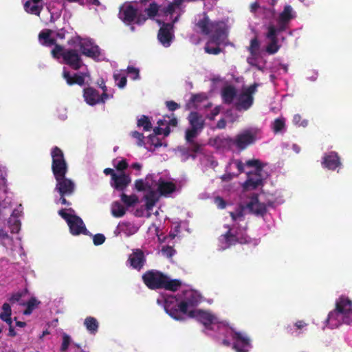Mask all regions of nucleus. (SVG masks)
Segmentation results:
<instances>
[{"label": "nucleus", "instance_id": "nucleus-1", "mask_svg": "<svg viewBox=\"0 0 352 352\" xmlns=\"http://www.w3.org/2000/svg\"><path fill=\"white\" fill-rule=\"evenodd\" d=\"M51 157L52 170L56 182L54 190L58 192L59 201L63 205L71 206L65 197L74 193L76 184L71 179L66 177L68 166L63 152L59 147L54 146L52 148Z\"/></svg>", "mask_w": 352, "mask_h": 352}, {"label": "nucleus", "instance_id": "nucleus-2", "mask_svg": "<svg viewBox=\"0 0 352 352\" xmlns=\"http://www.w3.org/2000/svg\"><path fill=\"white\" fill-rule=\"evenodd\" d=\"M196 27L204 35H209L210 42L216 45L224 44L228 37V26L223 21H212L206 13L196 23Z\"/></svg>", "mask_w": 352, "mask_h": 352}, {"label": "nucleus", "instance_id": "nucleus-3", "mask_svg": "<svg viewBox=\"0 0 352 352\" xmlns=\"http://www.w3.org/2000/svg\"><path fill=\"white\" fill-rule=\"evenodd\" d=\"M184 300L179 302L174 301V298L165 300L164 309L173 318L177 320H184L182 314H187L188 309L197 306L200 302L199 296L193 290L184 292Z\"/></svg>", "mask_w": 352, "mask_h": 352}, {"label": "nucleus", "instance_id": "nucleus-4", "mask_svg": "<svg viewBox=\"0 0 352 352\" xmlns=\"http://www.w3.org/2000/svg\"><path fill=\"white\" fill-rule=\"evenodd\" d=\"M53 58H63V63L74 70L80 69L83 65L80 54L75 49H65L60 45H56L51 51Z\"/></svg>", "mask_w": 352, "mask_h": 352}, {"label": "nucleus", "instance_id": "nucleus-5", "mask_svg": "<svg viewBox=\"0 0 352 352\" xmlns=\"http://www.w3.org/2000/svg\"><path fill=\"white\" fill-rule=\"evenodd\" d=\"M228 231L221 236V240L227 247L234 245L236 243L245 244L251 241V238L246 233V228H241L237 224L232 226H225Z\"/></svg>", "mask_w": 352, "mask_h": 352}, {"label": "nucleus", "instance_id": "nucleus-6", "mask_svg": "<svg viewBox=\"0 0 352 352\" xmlns=\"http://www.w3.org/2000/svg\"><path fill=\"white\" fill-rule=\"evenodd\" d=\"M258 84L254 82L245 88L238 96L237 101L235 102V108L236 110L247 111L253 104V95L256 92Z\"/></svg>", "mask_w": 352, "mask_h": 352}, {"label": "nucleus", "instance_id": "nucleus-7", "mask_svg": "<svg viewBox=\"0 0 352 352\" xmlns=\"http://www.w3.org/2000/svg\"><path fill=\"white\" fill-rule=\"evenodd\" d=\"M142 278L148 289L156 290L162 289L166 275L160 271L150 270L143 274Z\"/></svg>", "mask_w": 352, "mask_h": 352}, {"label": "nucleus", "instance_id": "nucleus-8", "mask_svg": "<svg viewBox=\"0 0 352 352\" xmlns=\"http://www.w3.org/2000/svg\"><path fill=\"white\" fill-rule=\"evenodd\" d=\"M188 316L196 319L198 322L203 324L207 329H212L211 325L218 322L217 318L208 311L201 309L189 310Z\"/></svg>", "mask_w": 352, "mask_h": 352}, {"label": "nucleus", "instance_id": "nucleus-9", "mask_svg": "<svg viewBox=\"0 0 352 352\" xmlns=\"http://www.w3.org/2000/svg\"><path fill=\"white\" fill-rule=\"evenodd\" d=\"M255 140V134L250 130H245L236 135L234 139L231 138L226 139L228 144H234L240 150L245 149L249 145L253 144Z\"/></svg>", "mask_w": 352, "mask_h": 352}, {"label": "nucleus", "instance_id": "nucleus-10", "mask_svg": "<svg viewBox=\"0 0 352 352\" xmlns=\"http://www.w3.org/2000/svg\"><path fill=\"white\" fill-rule=\"evenodd\" d=\"M231 337L234 340L233 349L236 352H249L251 344L250 338L246 335L232 330Z\"/></svg>", "mask_w": 352, "mask_h": 352}, {"label": "nucleus", "instance_id": "nucleus-11", "mask_svg": "<svg viewBox=\"0 0 352 352\" xmlns=\"http://www.w3.org/2000/svg\"><path fill=\"white\" fill-rule=\"evenodd\" d=\"M295 17L293 13V9L291 6L286 5L284 7L277 19V25L276 27L277 31L282 32L287 30L290 21Z\"/></svg>", "mask_w": 352, "mask_h": 352}, {"label": "nucleus", "instance_id": "nucleus-12", "mask_svg": "<svg viewBox=\"0 0 352 352\" xmlns=\"http://www.w3.org/2000/svg\"><path fill=\"white\" fill-rule=\"evenodd\" d=\"M352 309V300L348 298L341 296L336 301V309L328 315V320L333 319L334 316L337 314L346 315L350 313Z\"/></svg>", "mask_w": 352, "mask_h": 352}, {"label": "nucleus", "instance_id": "nucleus-13", "mask_svg": "<svg viewBox=\"0 0 352 352\" xmlns=\"http://www.w3.org/2000/svg\"><path fill=\"white\" fill-rule=\"evenodd\" d=\"M267 33L266 37L270 41V43L266 47V52L269 54H276L280 49L278 42V34L280 32L277 31L276 27L274 25H270L267 28Z\"/></svg>", "mask_w": 352, "mask_h": 352}, {"label": "nucleus", "instance_id": "nucleus-14", "mask_svg": "<svg viewBox=\"0 0 352 352\" xmlns=\"http://www.w3.org/2000/svg\"><path fill=\"white\" fill-rule=\"evenodd\" d=\"M173 25L169 23H163L160 28L157 38L159 41L164 46L169 47L174 36L173 33Z\"/></svg>", "mask_w": 352, "mask_h": 352}, {"label": "nucleus", "instance_id": "nucleus-15", "mask_svg": "<svg viewBox=\"0 0 352 352\" xmlns=\"http://www.w3.org/2000/svg\"><path fill=\"white\" fill-rule=\"evenodd\" d=\"M138 10L131 4L123 5L120 8L119 18L125 23L131 24L137 17Z\"/></svg>", "mask_w": 352, "mask_h": 352}, {"label": "nucleus", "instance_id": "nucleus-16", "mask_svg": "<svg viewBox=\"0 0 352 352\" xmlns=\"http://www.w3.org/2000/svg\"><path fill=\"white\" fill-rule=\"evenodd\" d=\"M71 222L72 223H68V226L70 233L72 235L76 236L80 234L87 235L89 234V231L87 230L83 221L80 217L77 215L74 216Z\"/></svg>", "mask_w": 352, "mask_h": 352}, {"label": "nucleus", "instance_id": "nucleus-17", "mask_svg": "<svg viewBox=\"0 0 352 352\" xmlns=\"http://www.w3.org/2000/svg\"><path fill=\"white\" fill-rule=\"evenodd\" d=\"M131 266L136 270H140L146 262L144 252L140 249H135L129 257Z\"/></svg>", "mask_w": 352, "mask_h": 352}, {"label": "nucleus", "instance_id": "nucleus-18", "mask_svg": "<svg viewBox=\"0 0 352 352\" xmlns=\"http://www.w3.org/2000/svg\"><path fill=\"white\" fill-rule=\"evenodd\" d=\"M83 97L85 102L91 106L100 102H104L99 92L93 87L85 88L83 90Z\"/></svg>", "mask_w": 352, "mask_h": 352}, {"label": "nucleus", "instance_id": "nucleus-19", "mask_svg": "<svg viewBox=\"0 0 352 352\" xmlns=\"http://www.w3.org/2000/svg\"><path fill=\"white\" fill-rule=\"evenodd\" d=\"M248 208L256 215L263 216L267 212V208L265 204L261 203L258 201V197L256 194L254 195L250 201L247 204Z\"/></svg>", "mask_w": 352, "mask_h": 352}, {"label": "nucleus", "instance_id": "nucleus-20", "mask_svg": "<svg viewBox=\"0 0 352 352\" xmlns=\"http://www.w3.org/2000/svg\"><path fill=\"white\" fill-rule=\"evenodd\" d=\"M322 164L324 168L332 170L341 166L340 157L336 152L333 151L324 155Z\"/></svg>", "mask_w": 352, "mask_h": 352}, {"label": "nucleus", "instance_id": "nucleus-21", "mask_svg": "<svg viewBox=\"0 0 352 352\" xmlns=\"http://www.w3.org/2000/svg\"><path fill=\"white\" fill-rule=\"evenodd\" d=\"M113 176L114 179L111 182V185L117 190L123 191L131 183V177L125 173Z\"/></svg>", "mask_w": 352, "mask_h": 352}, {"label": "nucleus", "instance_id": "nucleus-22", "mask_svg": "<svg viewBox=\"0 0 352 352\" xmlns=\"http://www.w3.org/2000/svg\"><path fill=\"white\" fill-rule=\"evenodd\" d=\"M262 184V179L260 174L256 173H248V179L243 184V188L245 190H254L256 189Z\"/></svg>", "mask_w": 352, "mask_h": 352}, {"label": "nucleus", "instance_id": "nucleus-23", "mask_svg": "<svg viewBox=\"0 0 352 352\" xmlns=\"http://www.w3.org/2000/svg\"><path fill=\"white\" fill-rule=\"evenodd\" d=\"M24 9L29 14L39 16L43 10L42 0H27Z\"/></svg>", "mask_w": 352, "mask_h": 352}, {"label": "nucleus", "instance_id": "nucleus-24", "mask_svg": "<svg viewBox=\"0 0 352 352\" xmlns=\"http://www.w3.org/2000/svg\"><path fill=\"white\" fill-rule=\"evenodd\" d=\"M80 50L82 54L93 59L98 58L100 55V48L96 45H91L89 47L88 44L81 43H80Z\"/></svg>", "mask_w": 352, "mask_h": 352}, {"label": "nucleus", "instance_id": "nucleus-25", "mask_svg": "<svg viewBox=\"0 0 352 352\" xmlns=\"http://www.w3.org/2000/svg\"><path fill=\"white\" fill-rule=\"evenodd\" d=\"M63 77L69 86L75 84L82 86L85 84V77L82 74H74V76H71L69 71L64 69L63 72Z\"/></svg>", "mask_w": 352, "mask_h": 352}, {"label": "nucleus", "instance_id": "nucleus-26", "mask_svg": "<svg viewBox=\"0 0 352 352\" xmlns=\"http://www.w3.org/2000/svg\"><path fill=\"white\" fill-rule=\"evenodd\" d=\"M237 96L236 89L232 85L226 86L222 89L221 97L223 103L230 104Z\"/></svg>", "mask_w": 352, "mask_h": 352}, {"label": "nucleus", "instance_id": "nucleus-27", "mask_svg": "<svg viewBox=\"0 0 352 352\" xmlns=\"http://www.w3.org/2000/svg\"><path fill=\"white\" fill-rule=\"evenodd\" d=\"M52 33V30L50 29H45L42 30L38 34V40L40 43L46 47H51L54 45V47L56 45V40L54 38H52L50 36Z\"/></svg>", "mask_w": 352, "mask_h": 352}, {"label": "nucleus", "instance_id": "nucleus-28", "mask_svg": "<svg viewBox=\"0 0 352 352\" xmlns=\"http://www.w3.org/2000/svg\"><path fill=\"white\" fill-rule=\"evenodd\" d=\"M176 190V186L171 182H165L160 179L158 182L157 191L160 195L166 196Z\"/></svg>", "mask_w": 352, "mask_h": 352}, {"label": "nucleus", "instance_id": "nucleus-29", "mask_svg": "<svg viewBox=\"0 0 352 352\" xmlns=\"http://www.w3.org/2000/svg\"><path fill=\"white\" fill-rule=\"evenodd\" d=\"M189 123L192 128L201 131L204 128V120L202 116L196 111L190 112L188 116Z\"/></svg>", "mask_w": 352, "mask_h": 352}, {"label": "nucleus", "instance_id": "nucleus-30", "mask_svg": "<svg viewBox=\"0 0 352 352\" xmlns=\"http://www.w3.org/2000/svg\"><path fill=\"white\" fill-rule=\"evenodd\" d=\"M138 228L129 222H121L118 224L116 234L118 235L120 233H124L126 236H130L135 234Z\"/></svg>", "mask_w": 352, "mask_h": 352}, {"label": "nucleus", "instance_id": "nucleus-31", "mask_svg": "<svg viewBox=\"0 0 352 352\" xmlns=\"http://www.w3.org/2000/svg\"><path fill=\"white\" fill-rule=\"evenodd\" d=\"M144 198L146 200V209L148 210H151L159 200L157 192L153 190H149L144 196Z\"/></svg>", "mask_w": 352, "mask_h": 352}, {"label": "nucleus", "instance_id": "nucleus-32", "mask_svg": "<svg viewBox=\"0 0 352 352\" xmlns=\"http://www.w3.org/2000/svg\"><path fill=\"white\" fill-rule=\"evenodd\" d=\"M307 326L308 323L305 320H299L294 323L293 327L288 325L287 327V331L290 334L296 333V336H298L302 333V329Z\"/></svg>", "mask_w": 352, "mask_h": 352}, {"label": "nucleus", "instance_id": "nucleus-33", "mask_svg": "<svg viewBox=\"0 0 352 352\" xmlns=\"http://www.w3.org/2000/svg\"><path fill=\"white\" fill-rule=\"evenodd\" d=\"M182 285L181 280L178 279H170L166 275V278L164 280L162 289L168 291L176 292Z\"/></svg>", "mask_w": 352, "mask_h": 352}, {"label": "nucleus", "instance_id": "nucleus-34", "mask_svg": "<svg viewBox=\"0 0 352 352\" xmlns=\"http://www.w3.org/2000/svg\"><path fill=\"white\" fill-rule=\"evenodd\" d=\"M40 304L41 301L36 299V298L32 297L26 303L23 304L26 306V309L23 311V314L26 316L30 315Z\"/></svg>", "mask_w": 352, "mask_h": 352}, {"label": "nucleus", "instance_id": "nucleus-35", "mask_svg": "<svg viewBox=\"0 0 352 352\" xmlns=\"http://www.w3.org/2000/svg\"><path fill=\"white\" fill-rule=\"evenodd\" d=\"M84 324L91 333L94 334L98 331L99 325L95 318L91 316L87 317L85 320Z\"/></svg>", "mask_w": 352, "mask_h": 352}, {"label": "nucleus", "instance_id": "nucleus-36", "mask_svg": "<svg viewBox=\"0 0 352 352\" xmlns=\"http://www.w3.org/2000/svg\"><path fill=\"white\" fill-rule=\"evenodd\" d=\"M112 215L115 217H122L126 213V209L118 201L113 203L111 208Z\"/></svg>", "mask_w": 352, "mask_h": 352}, {"label": "nucleus", "instance_id": "nucleus-37", "mask_svg": "<svg viewBox=\"0 0 352 352\" xmlns=\"http://www.w3.org/2000/svg\"><path fill=\"white\" fill-rule=\"evenodd\" d=\"M138 127H143L145 131H148L152 129V124L148 116L142 115L137 121Z\"/></svg>", "mask_w": 352, "mask_h": 352}, {"label": "nucleus", "instance_id": "nucleus-38", "mask_svg": "<svg viewBox=\"0 0 352 352\" xmlns=\"http://www.w3.org/2000/svg\"><path fill=\"white\" fill-rule=\"evenodd\" d=\"M285 127V119L278 118L272 124V129L274 133H280Z\"/></svg>", "mask_w": 352, "mask_h": 352}, {"label": "nucleus", "instance_id": "nucleus-39", "mask_svg": "<svg viewBox=\"0 0 352 352\" xmlns=\"http://www.w3.org/2000/svg\"><path fill=\"white\" fill-rule=\"evenodd\" d=\"M121 200L129 207L134 206L138 201V197L135 195L129 196L124 193L121 195Z\"/></svg>", "mask_w": 352, "mask_h": 352}, {"label": "nucleus", "instance_id": "nucleus-40", "mask_svg": "<svg viewBox=\"0 0 352 352\" xmlns=\"http://www.w3.org/2000/svg\"><path fill=\"white\" fill-rule=\"evenodd\" d=\"M260 48V42L258 40V38L255 36L250 41V45L248 47V50L250 53L251 56H254L258 54V50Z\"/></svg>", "mask_w": 352, "mask_h": 352}, {"label": "nucleus", "instance_id": "nucleus-41", "mask_svg": "<svg viewBox=\"0 0 352 352\" xmlns=\"http://www.w3.org/2000/svg\"><path fill=\"white\" fill-rule=\"evenodd\" d=\"M214 44V42H210V39H208V42L206 43L204 47V50L206 53L209 54L217 55L219 54L222 50L219 47L220 45H216V47H211L210 45Z\"/></svg>", "mask_w": 352, "mask_h": 352}, {"label": "nucleus", "instance_id": "nucleus-42", "mask_svg": "<svg viewBox=\"0 0 352 352\" xmlns=\"http://www.w3.org/2000/svg\"><path fill=\"white\" fill-rule=\"evenodd\" d=\"M229 214L233 221H236L237 220L243 221L244 219V208L242 206H239L235 211L229 212Z\"/></svg>", "mask_w": 352, "mask_h": 352}, {"label": "nucleus", "instance_id": "nucleus-43", "mask_svg": "<svg viewBox=\"0 0 352 352\" xmlns=\"http://www.w3.org/2000/svg\"><path fill=\"white\" fill-rule=\"evenodd\" d=\"M158 11H159V6L155 2L151 3L149 5L148 8L145 9V12L146 13L148 16L150 18H153V17H155V16H157Z\"/></svg>", "mask_w": 352, "mask_h": 352}, {"label": "nucleus", "instance_id": "nucleus-44", "mask_svg": "<svg viewBox=\"0 0 352 352\" xmlns=\"http://www.w3.org/2000/svg\"><path fill=\"white\" fill-rule=\"evenodd\" d=\"M62 338L63 341L60 345V351L61 352H65L68 349L69 344L72 343V338L66 333H63Z\"/></svg>", "mask_w": 352, "mask_h": 352}, {"label": "nucleus", "instance_id": "nucleus-45", "mask_svg": "<svg viewBox=\"0 0 352 352\" xmlns=\"http://www.w3.org/2000/svg\"><path fill=\"white\" fill-rule=\"evenodd\" d=\"M198 131H200L192 127L186 129L185 133L186 141L187 142H192V141H194L193 139L197 137Z\"/></svg>", "mask_w": 352, "mask_h": 352}, {"label": "nucleus", "instance_id": "nucleus-46", "mask_svg": "<svg viewBox=\"0 0 352 352\" xmlns=\"http://www.w3.org/2000/svg\"><path fill=\"white\" fill-rule=\"evenodd\" d=\"M190 144L189 148H187L186 152H192L193 155H190L193 159L195 158V153H199L201 151V145L197 142L192 141V142H188Z\"/></svg>", "mask_w": 352, "mask_h": 352}, {"label": "nucleus", "instance_id": "nucleus-47", "mask_svg": "<svg viewBox=\"0 0 352 352\" xmlns=\"http://www.w3.org/2000/svg\"><path fill=\"white\" fill-rule=\"evenodd\" d=\"M113 78L117 82V85L120 88H124L126 85V77L120 74H114Z\"/></svg>", "mask_w": 352, "mask_h": 352}, {"label": "nucleus", "instance_id": "nucleus-48", "mask_svg": "<svg viewBox=\"0 0 352 352\" xmlns=\"http://www.w3.org/2000/svg\"><path fill=\"white\" fill-rule=\"evenodd\" d=\"M131 136L137 140L138 146H142L144 144V136L143 133L134 131L131 133Z\"/></svg>", "mask_w": 352, "mask_h": 352}, {"label": "nucleus", "instance_id": "nucleus-49", "mask_svg": "<svg viewBox=\"0 0 352 352\" xmlns=\"http://www.w3.org/2000/svg\"><path fill=\"white\" fill-rule=\"evenodd\" d=\"M207 99V96L205 94L201 93V94H192L190 99V102L191 103H200Z\"/></svg>", "mask_w": 352, "mask_h": 352}, {"label": "nucleus", "instance_id": "nucleus-50", "mask_svg": "<svg viewBox=\"0 0 352 352\" xmlns=\"http://www.w3.org/2000/svg\"><path fill=\"white\" fill-rule=\"evenodd\" d=\"M245 165L248 167L256 168V170L257 172H261L263 168L262 164H261L260 160H258L254 159V160H248L245 163Z\"/></svg>", "mask_w": 352, "mask_h": 352}, {"label": "nucleus", "instance_id": "nucleus-51", "mask_svg": "<svg viewBox=\"0 0 352 352\" xmlns=\"http://www.w3.org/2000/svg\"><path fill=\"white\" fill-rule=\"evenodd\" d=\"M127 74L130 76L133 80H138L140 78V71L138 68L133 66H129L127 67Z\"/></svg>", "mask_w": 352, "mask_h": 352}, {"label": "nucleus", "instance_id": "nucleus-52", "mask_svg": "<svg viewBox=\"0 0 352 352\" xmlns=\"http://www.w3.org/2000/svg\"><path fill=\"white\" fill-rule=\"evenodd\" d=\"M28 292V289H25L24 290V292H16V293H14L13 294L10 298H9V301L11 302V303H15V302H19V300H21V298H22V296Z\"/></svg>", "mask_w": 352, "mask_h": 352}, {"label": "nucleus", "instance_id": "nucleus-53", "mask_svg": "<svg viewBox=\"0 0 352 352\" xmlns=\"http://www.w3.org/2000/svg\"><path fill=\"white\" fill-rule=\"evenodd\" d=\"M58 214L63 219L66 221V222L67 223V224L69 223H71V220L72 219L73 217L75 216L76 214H68L67 212H66V209H61L58 211Z\"/></svg>", "mask_w": 352, "mask_h": 352}, {"label": "nucleus", "instance_id": "nucleus-54", "mask_svg": "<svg viewBox=\"0 0 352 352\" xmlns=\"http://www.w3.org/2000/svg\"><path fill=\"white\" fill-rule=\"evenodd\" d=\"M105 236L102 234H96L93 237V242L95 245H100L104 243Z\"/></svg>", "mask_w": 352, "mask_h": 352}, {"label": "nucleus", "instance_id": "nucleus-55", "mask_svg": "<svg viewBox=\"0 0 352 352\" xmlns=\"http://www.w3.org/2000/svg\"><path fill=\"white\" fill-rule=\"evenodd\" d=\"M162 252L165 255H166L168 257L170 258V257H172L174 255V254L175 252V250L173 249V247L167 245V246H164V247L162 248Z\"/></svg>", "mask_w": 352, "mask_h": 352}, {"label": "nucleus", "instance_id": "nucleus-56", "mask_svg": "<svg viewBox=\"0 0 352 352\" xmlns=\"http://www.w3.org/2000/svg\"><path fill=\"white\" fill-rule=\"evenodd\" d=\"M166 106L170 111H174L180 107V105L173 100L166 101Z\"/></svg>", "mask_w": 352, "mask_h": 352}, {"label": "nucleus", "instance_id": "nucleus-57", "mask_svg": "<svg viewBox=\"0 0 352 352\" xmlns=\"http://www.w3.org/2000/svg\"><path fill=\"white\" fill-rule=\"evenodd\" d=\"M214 203L219 209H224L226 207V201L221 197H217L214 199Z\"/></svg>", "mask_w": 352, "mask_h": 352}, {"label": "nucleus", "instance_id": "nucleus-58", "mask_svg": "<svg viewBox=\"0 0 352 352\" xmlns=\"http://www.w3.org/2000/svg\"><path fill=\"white\" fill-rule=\"evenodd\" d=\"M149 140H150L151 144L155 148L160 147L162 145L161 140L158 138H157L155 135H149Z\"/></svg>", "mask_w": 352, "mask_h": 352}, {"label": "nucleus", "instance_id": "nucleus-59", "mask_svg": "<svg viewBox=\"0 0 352 352\" xmlns=\"http://www.w3.org/2000/svg\"><path fill=\"white\" fill-rule=\"evenodd\" d=\"M238 175H236L234 173H230V172H226L225 174H223L222 176H221V179L223 182H229L231 181L234 177H237Z\"/></svg>", "mask_w": 352, "mask_h": 352}, {"label": "nucleus", "instance_id": "nucleus-60", "mask_svg": "<svg viewBox=\"0 0 352 352\" xmlns=\"http://www.w3.org/2000/svg\"><path fill=\"white\" fill-rule=\"evenodd\" d=\"M176 7L171 2L166 8L163 9V12L166 15L173 14L175 10Z\"/></svg>", "mask_w": 352, "mask_h": 352}, {"label": "nucleus", "instance_id": "nucleus-61", "mask_svg": "<svg viewBox=\"0 0 352 352\" xmlns=\"http://www.w3.org/2000/svg\"><path fill=\"white\" fill-rule=\"evenodd\" d=\"M233 163L236 165V167L238 170V173H236V175H239V174L244 172V164L241 160H234Z\"/></svg>", "mask_w": 352, "mask_h": 352}, {"label": "nucleus", "instance_id": "nucleus-62", "mask_svg": "<svg viewBox=\"0 0 352 352\" xmlns=\"http://www.w3.org/2000/svg\"><path fill=\"white\" fill-rule=\"evenodd\" d=\"M135 187L138 191H144L145 190V184L143 179H137L135 182Z\"/></svg>", "mask_w": 352, "mask_h": 352}, {"label": "nucleus", "instance_id": "nucleus-63", "mask_svg": "<svg viewBox=\"0 0 352 352\" xmlns=\"http://www.w3.org/2000/svg\"><path fill=\"white\" fill-rule=\"evenodd\" d=\"M127 167H128V163L126 162V161L125 160H122L120 161L116 166V169L118 170H121V171L126 169Z\"/></svg>", "mask_w": 352, "mask_h": 352}, {"label": "nucleus", "instance_id": "nucleus-64", "mask_svg": "<svg viewBox=\"0 0 352 352\" xmlns=\"http://www.w3.org/2000/svg\"><path fill=\"white\" fill-rule=\"evenodd\" d=\"M100 87L102 89V91H103L102 94L100 96L102 98L103 100L105 102V100H107L109 98V94L107 93V88L106 85H104V83H103L100 86Z\"/></svg>", "mask_w": 352, "mask_h": 352}]
</instances>
